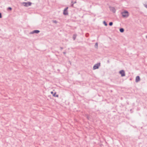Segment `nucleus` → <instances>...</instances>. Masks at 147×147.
I'll use <instances>...</instances> for the list:
<instances>
[{
    "instance_id": "obj_1",
    "label": "nucleus",
    "mask_w": 147,
    "mask_h": 147,
    "mask_svg": "<svg viewBox=\"0 0 147 147\" xmlns=\"http://www.w3.org/2000/svg\"><path fill=\"white\" fill-rule=\"evenodd\" d=\"M122 15L124 17H127L129 15L128 12L126 11H124L122 13Z\"/></svg>"
},
{
    "instance_id": "obj_2",
    "label": "nucleus",
    "mask_w": 147,
    "mask_h": 147,
    "mask_svg": "<svg viewBox=\"0 0 147 147\" xmlns=\"http://www.w3.org/2000/svg\"><path fill=\"white\" fill-rule=\"evenodd\" d=\"M23 4L24 6L27 7L31 5L32 3L30 2H28L27 3H24Z\"/></svg>"
},
{
    "instance_id": "obj_3",
    "label": "nucleus",
    "mask_w": 147,
    "mask_h": 147,
    "mask_svg": "<svg viewBox=\"0 0 147 147\" xmlns=\"http://www.w3.org/2000/svg\"><path fill=\"white\" fill-rule=\"evenodd\" d=\"M119 73L121 74L122 76H125V72L123 70H121L119 71Z\"/></svg>"
},
{
    "instance_id": "obj_4",
    "label": "nucleus",
    "mask_w": 147,
    "mask_h": 147,
    "mask_svg": "<svg viewBox=\"0 0 147 147\" xmlns=\"http://www.w3.org/2000/svg\"><path fill=\"white\" fill-rule=\"evenodd\" d=\"M68 9V7H67L64 10L63 12V14L64 15H66L68 14V12L67 11V9Z\"/></svg>"
},
{
    "instance_id": "obj_5",
    "label": "nucleus",
    "mask_w": 147,
    "mask_h": 147,
    "mask_svg": "<svg viewBox=\"0 0 147 147\" xmlns=\"http://www.w3.org/2000/svg\"><path fill=\"white\" fill-rule=\"evenodd\" d=\"M51 93L53 95V96L54 97H58L59 96L58 94H56V92L54 93L53 92H51Z\"/></svg>"
},
{
    "instance_id": "obj_6",
    "label": "nucleus",
    "mask_w": 147,
    "mask_h": 147,
    "mask_svg": "<svg viewBox=\"0 0 147 147\" xmlns=\"http://www.w3.org/2000/svg\"><path fill=\"white\" fill-rule=\"evenodd\" d=\"M140 80V78L139 76H137L136 77V82H138Z\"/></svg>"
},
{
    "instance_id": "obj_7",
    "label": "nucleus",
    "mask_w": 147,
    "mask_h": 147,
    "mask_svg": "<svg viewBox=\"0 0 147 147\" xmlns=\"http://www.w3.org/2000/svg\"><path fill=\"white\" fill-rule=\"evenodd\" d=\"M98 65H94L93 67V69H98L99 67Z\"/></svg>"
},
{
    "instance_id": "obj_8",
    "label": "nucleus",
    "mask_w": 147,
    "mask_h": 147,
    "mask_svg": "<svg viewBox=\"0 0 147 147\" xmlns=\"http://www.w3.org/2000/svg\"><path fill=\"white\" fill-rule=\"evenodd\" d=\"M39 32V31L38 30H35L33 31L34 33H38Z\"/></svg>"
},
{
    "instance_id": "obj_9",
    "label": "nucleus",
    "mask_w": 147,
    "mask_h": 147,
    "mask_svg": "<svg viewBox=\"0 0 147 147\" xmlns=\"http://www.w3.org/2000/svg\"><path fill=\"white\" fill-rule=\"evenodd\" d=\"M120 31L121 32H123L124 31V30L123 28H121L120 29Z\"/></svg>"
},
{
    "instance_id": "obj_10",
    "label": "nucleus",
    "mask_w": 147,
    "mask_h": 147,
    "mask_svg": "<svg viewBox=\"0 0 147 147\" xmlns=\"http://www.w3.org/2000/svg\"><path fill=\"white\" fill-rule=\"evenodd\" d=\"M109 25L110 26H112L113 25V23L112 22H110L109 23Z\"/></svg>"
},
{
    "instance_id": "obj_11",
    "label": "nucleus",
    "mask_w": 147,
    "mask_h": 147,
    "mask_svg": "<svg viewBox=\"0 0 147 147\" xmlns=\"http://www.w3.org/2000/svg\"><path fill=\"white\" fill-rule=\"evenodd\" d=\"M104 24L106 26H107V23H106V22H104Z\"/></svg>"
},
{
    "instance_id": "obj_12",
    "label": "nucleus",
    "mask_w": 147,
    "mask_h": 147,
    "mask_svg": "<svg viewBox=\"0 0 147 147\" xmlns=\"http://www.w3.org/2000/svg\"><path fill=\"white\" fill-rule=\"evenodd\" d=\"M95 46L97 47H98V44L97 43H96L95 45Z\"/></svg>"
},
{
    "instance_id": "obj_13",
    "label": "nucleus",
    "mask_w": 147,
    "mask_h": 147,
    "mask_svg": "<svg viewBox=\"0 0 147 147\" xmlns=\"http://www.w3.org/2000/svg\"><path fill=\"white\" fill-rule=\"evenodd\" d=\"M8 10H11V7H9L8 8Z\"/></svg>"
},
{
    "instance_id": "obj_14",
    "label": "nucleus",
    "mask_w": 147,
    "mask_h": 147,
    "mask_svg": "<svg viewBox=\"0 0 147 147\" xmlns=\"http://www.w3.org/2000/svg\"><path fill=\"white\" fill-rule=\"evenodd\" d=\"M2 17L1 15V13H0V18H1Z\"/></svg>"
},
{
    "instance_id": "obj_15",
    "label": "nucleus",
    "mask_w": 147,
    "mask_h": 147,
    "mask_svg": "<svg viewBox=\"0 0 147 147\" xmlns=\"http://www.w3.org/2000/svg\"><path fill=\"white\" fill-rule=\"evenodd\" d=\"M146 7L147 8V5H146Z\"/></svg>"
},
{
    "instance_id": "obj_16",
    "label": "nucleus",
    "mask_w": 147,
    "mask_h": 147,
    "mask_svg": "<svg viewBox=\"0 0 147 147\" xmlns=\"http://www.w3.org/2000/svg\"><path fill=\"white\" fill-rule=\"evenodd\" d=\"M75 39V38H74V40Z\"/></svg>"
},
{
    "instance_id": "obj_17",
    "label": "nucleus",
    "mask_w": 147,
    "mask_h": 147,
    "mask_svg": "<svg viewBox=\"0 0 147 147\" xmlns=\"http://www.w3.org/2000/svg\"><path fill=\"white\" fill-rule=\"evenodd\" d=\"M146 37L147 38V36H146Z\"/></svg>"
}]
</instances>
